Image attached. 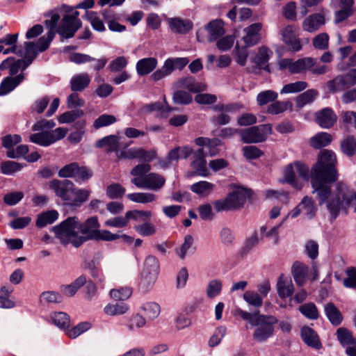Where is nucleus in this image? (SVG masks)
I'll list each match as a JSON object with an SVG mask.
<instances>
[{
  "mask_svg": "<svg viewBox=\"0 0 356 356\" xmlns=\"http://www.w3.org/2000/svg\"><path fill=\"white\" fill-rule=\"evenodd\" d=\"M335 154L328 149L321 151L317 163L312 172L313 193L320 205L326 203L327 208L334 218L341 210L353 208L356 211V191L350 192L346 185L338 184L336 191L331 192V184L337 181Z\"/></svg>",
  "mask_w": 356,
  "mask_h": 356,
  "instance_id": "nucleus-1",
  "label": "nucleus"
},
{
  "mask_svg": "<svg viewBox=\"0 0 356 356\" xmlns=\"http://www.w3.org/2000/svg\"><path fill=\"white\" fill-rule=\"evenodd\" d=\"M81 221L76 216L68 217L52 228L57 238L63 245L71 243L74 247H80L87 238L81 234Z\"/></svg>",
  "mask_w": 356,
  "mask_h": 356,
  "instance_id": "nucleus-2",
  "label": "nucleus"
},
{
  "mask_svg": "<svg viewBox=\"0 0 356 356\" xmlns=\"http://www.w3.org/2000/svg\"><path fill=\"white\" fill-rule=\"evenodd\" d=\"M54 10H59V15H63V19L58 27V33L65 39L72 38L76 31L81 26V22L78 18L79 13L74 8L65 4Z\"/></svg>",
  "mask_w": 356,
  "mask_h": 356,
  "instance_id": "nucleus-3",
  "label": "nucleus"
},
{
  "mask_svg": "<svg viewBox=\"0 0 356 356\" xmlns=\"http://www.w3.org/2000/svg\"><path fill=\"white\" fill-rule=\"evenodd\" d=\"M250 196V191L242 187L236 188L225 200H216L213 207L217 212L236 210L241 208Z\"/></svg>",
  "mask_w": 356,
  "mask_h": 356,
  "instance_id": "nucleus-4",
  "label": "nucleus"
},
{
  "mask_svg": "<svg viewBox=\"0 0 356 356\" xmlns=\"http://www.w3.org/2000/svg\"><path fill=\"white\" fill-rule=\"evenodd\" d=\"M144 163L131 170V174L134 176L131 183L140 188L156 189V174L146 175L150 170V165L147 163V162Z\"/></svg>",
  "mask_w": 356,
  "mask_h": 356,
  "instance_id": "nucleus-5",
  "label": "nucleus"
},
{
  "mask_svg": "<svg viewBox=\"0 0 356 356\" xmlns=\"http://www.w3.org/2000/svg\"><path fill=\"white\" fill-rule=\"evenodd\" d=\"M316 163L317 162L313 165L310 171L306 165L300 162H296L294 165H288L284 172L285 181L296 189H301L302 185L297 182L296 174H298L304 180L308 181L310 179L312 181V169Z\"/></svg>",
  "mask_w": 356,
  "mask_h": 356,
  "instance_id": "nucleus-6",
  "label": "nucleus"
},
{
  "mask_svg": "<svg viewBox=\"0 0 356 356\" xmlns=\"http://www.w3.org/2000/svg\"><path fill=\"white\" fill-rule=\"evenodd\" d=\"M58 175L61 178H74L81 184L92 177V172L86 166H79L77 163L72 162L60 169Z\"/></svg>",
  "mask_w": 356,
  "mask_h": 356,
  "instance_id": "nucleus-7",
  "label": "nucleus"
},
{
  "mask_svg": "<svg viewBox=\"0 0 356 356\" xmlns=\"http://www.w3.org/2000/svg\"><path fill=\"white\" fill-rule=\"evenodd\" d=\"M277 318L271 315L257 316L255 325L257 328L253 333V338L259 342H262L270 337L274 332L273 325L277 323Z\"/></svg>",
  "mask_w": 356,
  "mask_h": 356,
  "instance_id": "nucleus-8",
  "label": "nucleus"
},
{
  "mask_svg": "<svg viewBox=\"0 0 356 356\" xmlns=\"http://www.w3.org/2000/svg\"><path fill=\"white\" fill-rule=\"evenodd\" d=\"M271 131L269 124H261L241 130L239 134L245 143H258L264 141Z\"/></svg>",
  "mask_w": 356,
  "mask_h": 356,
  "instance_id": "nucleus-9",
  "label": "nucleus"
},
{
  "mask_svg": "<svg viewBox=\"0 0 356 356\" xmlns=\"http://www.w3.org/2000/svg\"><path fill=\"white\" fill-rule=\"evenodd\" d=\"M316 60L310 57L303 58L293 61L291 58H283L280 60L279 66L282 70L287 69L291 74H298L310 69Z\"/></svg>",
  "mask_w": 356,
  "mask_h": 356,
  "instance_id": "nucleus-10",
  "label": "nucleus"
},
{
  "mask_svg": "<svg viewBox=\"0 0 356 356\" xmlns=\"http://www.w3.org/2000/svg\"><path fill=\"white\" fill-rule=\"evenodd\" d=\"M49 188L65 204H68L71 201L72 192L74 191L72 181L68 179H53L49 183Z\"/></svg>",
  "mask_w": 356,
  "mask_h": 356,
  "instance_id": "nucleus-11",
  "label": "nucleus"
},
{
  "mask_svg": "<svg viewBox=\"0 0 356 356\" xmlns=\"http://www.w3.org/2000/svg\"><path fill=\"white\" fill-rule=\"evenodd\" d=\"M118 159H137L142 162H149L152 160L156 153L154 151H146L140 147H131L127 149L115 151Z\"/></svg>",
  "mask_w": 356,
  "mask_h": 356,
  "instance_id": "nucleus-12",
  "label": "nucleus"
},
{
  "mask_svg": "<svg viewBox=\"0 0 356 356\" xmlns=\"http://www.w3.org/2000/svg\"><path fill=\"white\" fill-rule=\"evenodd\" d=\"M316 211L317 207L313 199L305 196L298 206L289 213L288 216L296 218L302 213L307 219H312L316 216Z\"/></svg>",
  "mask_w": 356,
  "mask_h": 356,
  "instance_id": "nucleus-13",
  "label": "nucleus"
},
{
  "mask_svg": "<svg viewBox=\"0 0 356 356\" xmlns=\"http://www.w3.org/2000/svg\"><path fill=\"white\" fill-rule=\"evenodd\" d=\"M189 62L187 58H168L161 69L157 70V79L171 74L175 69L182 70Z\"/></svg>",
  "mask_w": 356,
  "mask_h": 356,
  "instance_id": "nucleus-14",
  "label": "nucleus"
},
{
  "mask_svg": "<svg viewBox=\"0 0 356 356\" xmlns=\"http://www.w3.org/2000/svg\"><path fill=\"white\" fill-rule=\"evenodd\" d=\"M175 90L186 89L191 92H200L206 90L204 83H198L193 76L179 78L173 85Z\"/></svg>",
  "mask_w": 356,
  "mask_h": 356,
  "instance_id": "nucleus-15",
  "label": "nucleus"
},
{
  "mask_svg": "<svg viewBox=\"0 0 356 356\" xmlns=\"http://www.w3.org/2000/svg\"><path fill=\"white\" fill-rule=\"evenodd\" d=\"M26 62L24 59L16 60L14 57H8L0 65V70L8 69L9 70V76L14 77V76L18 75L17 73L21 71L20 74H23V72L29 67L26 65Z\"/></svg>",
  "mask_w": 356,
  "mask_h": 356,
  "instance_id": "nucleus-16",
  "label": "nucleus"
},
{
  "mask_svg": "<svg viewBox=\"0 0 356 356\" xmlns=\"http://www.w3.org/2000/svg\"><path fill=\"white\" fill-rule=\"evenodd\" d=\"M316 122L322 128L329 129L337 122V116L330 108H325L316 113Z\"/></svg>",
  "mask_w": 356,
  "mask_h": 356,
  "instance_id": "nucleus-17",
  "label": "nucleus"
},
{
  "mask_svg": "<svg viewBox=\"0 0 356 356\" xmlns=\"http://www.w3.org/2000/svg\"><path fill=\"white\" fill-rule=\"evenodd\" d=\"M44 16L49 17V19L45 21L46 26L49 29L47 33L45 39L51 42L55 37L56 33H58V22L60 19L59 10H51L44 14Z\"/></svg>",
  "mask_w": 356,
  "mask_h": 356,
  "instance_id": "nucleus-18",
  "label": "nucleus"
},
{
  "mask_svg": "<svg viewBox=\"0 0 356 356\" xmlns=\"http://www.w3.org/2000/svg\"><path fill=\"white\" fill-rule=\"evenodd\" d=\"M283 41L290 47L293 51H298L301 49L302 45L300 39L295 33L293 26L289 25L282 30L281 32Z\"/></svg>",
  "mask_w": 356,
  "mask_h": 356,
  "instance_id": "nucleus-19",
  "label": "nucleus"
},
{
  "mask_svg": "<svg viewBox=\"0 0 356 356\" xmlns=\"http://www.w3.org/2000/svg\"><path fill=\"white\" fill-rule=\"evenodd\" d=\"M168 22L172 31L179 34H186L193 27L192 21L188 19L172 17L169 18Z\"/></svg>",
  "mask_w": 356,
  "mask_h": 356,
  "instance_id": "nucleus-20",
  "label": "nucleus"
},
{
  "mask_svg": "<svg viewBox=\"0 0 356 356\" xmlns=\"http://www.w3.org/2000/svg\"><path fill=\"white\" fill-rule=\"evenodd\" d=\"M205 154L202 148L198 149L194 153V161L191 163V167L195 170L197 175L207 177L209 175L207 168V161Z\"/></svg>",
  "mask_w": 356,
  "mask_h": 356,
  "instance_id": "nucleus-21",
  "label": "nucleus"
},
{
  "mask_svg": "<svg viewBox=\"0 0 356 356\" xmlns=\"http://www.w3.org/2000/svg\"><path fill=\"white\" fill-rule=\"evenodd\" d=\"M156 271V257L154 256L147 257L144 263V268L141 273V280L140 286L145 288L146 285L152 283L150 275Z\"/></svg>",
  "mask_w": 356,
  "mask_h": 356,
  "instance_id": "nucleus-22",
  "label": "nucleus"
},
{
  "mask_svg": "<svg viewBox=\"0 0 356 356\" xmlns=\"http://www.w3.org/2000/svg\"><path fill=\"white\" fill-rule=\"evenodd\" d=\"M261 27V23H254L244 29L245 35L243 36V40L247 47L254 46L259 42L261 39L259 32Z\"/></svg>",
  "mask_w": 356,
  "mask_h": 356,
  "instance_id": "nucleus-23",
  "label": "nucleus"
},
{
  "mask_svg": "<svg viewBox=\"0 0 356 356\" xmlns=\"http://www.w3.org/2000/svg\"><path fill=\"white\" fill-rule=\"evenodd\" d=\"M325 23V17L322 14L314 13L305 19L302 22V29L305 31L313 33L318 31Z\"/></svg>",
  "mask_w": 356,
  "mask_h": 356,
  "instance_id": "nucleus-24",
  "label": "nucleus"
},
{
  "mask_svg": "<svg viewBox=\"0 0 356 356\" xmlns=\"http://www.w3.org/2000/svg\"><path fill=\"white\" fill-rule=\"evenodd\" d=\"M24 79V75L22 74H19L14 77L6 76L0 83V95H5L13 91Z\"/></svg>",
  "mask_w": 356,
  "mask_h": 356,
  "instance_id": "nucleus-25",
  "label": "nucleus"
},
{
  "mask_svg": "<svg viewBox=\"0 0 356 356\" xmlns=\"http://www.w3.org/2000/svg\"><path fill=\"white\" fill-rule=\"evenodd\" d=\"M99 226L97 217H90L83 223L81 222V234L85 236L87 241L93 239V235L99 230Z\"/></svg>",
  "mask_w": 356,
  "mask_h": 356,
  "instance_id": "nucleus-26",
  "label": "nucleus"
},
{
  "mask_svg": "<svg viewBox=\"0 0 356 356\" xmlns=\"http://www.w3.org/2000/svg\"><path fill=\"white\" fill-rule=\"evenodd\" d=\"M19 56H23L26 62V65L29 66L39 53L35 43L33 42H25L24 43V49H19Z\"/></svg>",
  "mask_w": 356,
  "mask_h": 356,
  "instance_id": "nucleus-27",
  "label": "nucleus"
},
{
  "mask_svg": "<svg viewBox=\"0 0 356 356\" xmlns=\"http://www.w3.org/2000/svg\"><path fill=\"white\" fill-rule=\"evenodd\" d=\"M309 268L303 263L296 261L292 266V275L296 283L302 286L305 284L308 275Z\"/></svg>",
  "mask_w": 356,
  "mask_h": 356,
  "instance_id": "nucleus-28",
  "label": "nucleus"
},
{
  "mask_svg": "<svg viewBox=\"0 0 356 356\" xmlns=\"http://www.w3.org/2000/svg\"><path fill=\"white\" fill-rule=\"evenodd\" d=\"M301 337L309 346L318 349L321 347L319 338L316 332L309 327H303L301 330Z\"/></svg>",
  "mask_w": 356,
  "mask_h": 356,
  "instance_id": "nucleus-29",
  "label": "nucleus"
},
{
  "mask_svg": "<svg viewBox=\"0 0 356 356\" xmlns=\"http://www.w3.org/2000/svg\"><path fill=\"white\" fill-rule=\"evenodd\" d=\"M222 21L218 19L213 20L207 24L206 29L209 33L208 40L210 42L216 40L225 33Z\"/></svg>",
  "mask_w": 356,
  "mask_h": 356,
  "instance_id": "nucleus-30",
  "label": "nucleus"
},
{
  "mask_svg": "<svg viewBox=\"0 0 356 356\" xmlns=\"http://www.w3.org/2000/svg\"><path fill=\"white\" fill-rule=\"evenodd\" d=\"M90 77L86 73H81L74 76L70 80L71 89L74 92L83 90L89 85Z\"/></svg>",
  "mask_w": 356,
  "mask_h": 356,
  "instance_id": "nucleus-31",
  "label": "nucleus"
},
{
  "mask_svg": "<svg viewBox=\"0 0 356 356\" xmlns=\"http://www.w3.org/2000/svg\"><path fill=\"white\" fill-rule=\"evenodd\" d=\"M58 212L56 210H49L38 214L35 225L42 228L47 225L54 223L58 218Z\"/></svg>",
  "mask_w": 356,
  "mask_h": 356,
  "instance_id": "nucleus-32",
  "label": "nucleus"
},
{
  "mask_svg": "<svg viewBox=\"0 0 356 356\" xmlns=\"http://www.w3.org/2000/svg\"><path fill=\"white\" fill-rule=\"evenodd\" d=\"M277 293L280 298L291 296L293 293V286L290 279L281 275L277 282Z\"/></svg>",
  "mask_w": 356,
  "mask_h": 356,
  "instance_id": "nucleus-33",
  "label": "nucleus"
},
{
  "mask_svg": "<svg viewBox=\"0 0 356 356\" xmlns=\"http://www.w3.org/2000/svg\"><path fill=\"white\" fill-rule=\"evenodd\" d=\"M214 189L215 185L207 181H200L191 186V190L202 197H207Z\"/></svg>",
  "mask_w": 356,
  "mask_h": 356,
  "instance_id": "nucleus-34",
  "label": "nucleus"
},
{
  "mask_svg": "<svg viewBox=\"0 0 356 356\" xmlns=\"http://www.w3.org/2000/svg\"><path fill=\"white\" fill-rule=\"evenodd\" d=\"M156 67V58H147L139 60L136 63V71L140 76L149 74Z\"/></svg>",
  "mask_w": 356,
  "mask_h": 356,
  "instance_id": "nucleus-35",
  "label": "nucleus"
},
{
  "mask_svg": "<svg viewBox=\"0 0 356 356\" xmlns=\"http://www.w3.org/2000/svg\"><path fill=\"white\" fill-rule=\"evenodd\" d=\"M96 147L98 148L107 147L108 152L117 151L119 147V137L116 135L105 136L97 141Z\"/></svg>",
  "mask_w": 356,
  "mask_h": 356,
  "instance_id": "nucleus-36",
  "label": "nucleus"
},
{
  "mask_svg": "<svg viewBox=\"0 0 356 356\" xmlns=\"http://www.w3.org/2000/svg\"><path fill=\"white\" fill-rule=\"evenodd\" d=\"M332 140V136L326 132H320L310 139V145L316 149H319L328 145Z\"/></svg>",
  "mask_w": 356,
  "mask_h": 356,
  "instance_id": "nucleus-37",
  "label": "nucleus"
},
{
  "mask_svg": "<svg viewBox=\"0 0 356 356\" xmlns=\"http://www.w3.org/2000/svg\"><path fill=\"white\" fill-rule=\"evenodd\" d=\"M318 95L316 90L309 89L301 93L296 98V106L302 108L306 104H311Z\"/></svg>",
  "mask_w": 356,
  "mask_h": 356,
  "instance_id": "nucleus-38",
  "label": "nucleus"
},
{
  "mask_svg": "<svg viewBox=\"0 0 356 356\" xmlns=\"http://www.w3.org/2000/svg\"><path fill=\"white\" fill-rule=\"evenodd\" d=\"M325 312L332 324L338 325L341 323L342 315L333 303L330 302L325 306Z\"/></svg>",
  "mask_w": 356,
  "mask_h": 356,
  "instance_id": "nucleus-39",
  "label": "nucleus"
},
{
  "mask_svg": "<svg viewBox=\"0 0 356 356\" xmlns=\"http://www.w3.org/2000/svg\"><path fill=\"white\" fill-rule=\"evenodd\" d=\"M91 191L85 188L76 189L74 187V191L72 194L74 195V198L71 197V201L67 204L80 207L83 202H85L89 197Z\"/></svg>",
  "mask_w": 356,
  "mask_h": 356,
  "instance_id": "nucleus-40",
  "label": "nucleus"
},
{
  "mask_svg": "<svg viewBox=\"0 0 356 356\" xmlns=\"http://www.w3.org/2000/svg\"><path fill=\"white\" fill-rule=\"evenodd\" d=\"M327 86L332 92L343 91L349 88L343 74L338 75L332 80L327 81Z\"/></svg>",
  "mask_w": 356,
  "mask_h": 356,
  "instance_id": "nucleus-41",
  "label": "nucleus"
},
{
  "mask_svg": "<svg viewBox=\"0 0 356 356\" xmlns=\"http://www.w3.org/2000/svg\"><path fill=\"white\" fill-rule=\"evenodd\" d=\"M337 339L342 346L353 345L356 347V339L348 330L340 327L337 331Z\"/></svg>",
  "mask_w": 356,
  "mask_h": 356,
  "instance_id": "nucleus-42",
  "label": "nucleus"
},
{
  "mask_svg": "<svg viewBox=\"0 0 356 356\" xmlns=\"http://www.w3.org/2000/svg\"><path fill=\"white\" fill-rule=\"evenodd\" d=\"M129 309V305L124 302L108 304L104 310L107 315L115 316L125 314Z\"/></svg>",
  "mask_w": 356,
  "mask_h": 356,
  "instance_id": "nucleus-43",
  "label": "nucleus"
},
{
  "mask_svg": "<svg viewBox=\"0 0 356 356\" xmlns=\"http://www.w3.org/2000/svg\"><path fill=\"white\" fill-rule=\"evenodd\" d=\"M29 141L42 147H49L51 145L48 131H40L39 133L31 134L29 136Z\"/></svg>",
  "mask_w": 356,
  "mask_h": 356,
  "instance_id": "nucleus-44",
  "label": "nucleus"
},
{
  "mask_svg": "<svg viewBox=\"0 0 356 356\" xmlns=\"http://www.w3.org/2000/svg\"><path fill=\"white\" fill-rule=\"evenodd\" d=\"M51 319L53 323L60 329L65 330L70 325V317L65 312H54L51 315Z\"/></svg>",
  "mask_w": 356,
  "mask_h": 356,
  "instance_id": "nucleus-45",
  "label": "nucleus"
},
{
  "mask_svg": "<svg viewBox=\"0 0 356 356\" xmlns=\"http://www.w3.org/2000/svg\"><path fill=\"white\" fill-rule=\"evenodd\" d=\"M243 297L248 304L256 308H259L263 305V298L257 291H247L243 293Z\"/></svg>",
  "mask_w": 356,
  "mask_h": 356,
  "instance_id": "nucleus-46",
  "label": "nucleus"
},
{
  "mask_svg": "<svg viewBox=\"0 0 356 356\" xmlns=\"http://www.w3.org/2000/svg\"><path fill=\"white\" fill-rule=\"evenodd\" d=\"M353 4H345L342 1L339 3L340 10L335 13V22L339 23L348 17L351 16L353 13Z\"/></svg>",
  "mask_w": 356,
  "mask_h": 356,
  "instance_id": "nucleus-47",
  "label": "nucleus"
},
{
  "mask_svg": "<svg viewBox=\"0 0 356 356\" xmlns=\"http://www.w3.org/2000/svg\"><path fill=\"white\" fill-rule=\"evenodd\" d=\"M307 83L303 81H298L294 83H290L284 86L280 90L281 94L296 93L303 91L307 88Z\"/></svg>",
  "mask_w": 356,
  "mask_h": 356,
  "instance_id": "nucleus-48",
  "label": "nucleus"
},
{
  "mask_svg": "<svg viewBox=\"0 0 356 356\" xmlns=\"http://www.w3.org/2000/svg\"><path fill=\"white\" fill-rule=\"evenodd\" d=\"M132 294V290L129 287H121L113 289L110 291L111 297L116 301L127 300Z\"/></svg>",
  "mask_w": 356,
  "mask_h": 356,
  "instance_id": "nucleus-49",
  "label": "nucleus"
},
{
  "mask_svg": "<svg viewBox=\"0 0 356 356\" xmlns=\"http://www.w3.org/2000/svg\"><path fill=\"white\" fill-rule=\"evenodd\" d=\"M193 244V238L191 235H186L184 237V243L175 249L177 255L181 259H184L187 252L191 248Z\"/></svg>",
  "mask_w": 356,
  "mask_h": 356,
  "instance_id": "nucleus-50",
  "label": "nucleus"
},
{
  "mask_svg": "<svg viewBox=\"0 0 356 356\" xmlns=\"http://www.w3.org/2000/svg\"><path fill=\"white\" fill-rule=\"evenodd\" d=\"M23 165L17 162L12 161H3L1 164V172L3 175H11L19 171Z\"/></svg>",
  "mask_w": 356,
  "mask_h": 356,
  "instance_id": "nucleus-51",
  "label": "nucleus"
},
{
  "mask_svg": "<svg viewBox=\"0 0 356 356\" xmlns=\"http://www.w3.org/2000/svg\"><path fill=\"white\" fill-rule=\"evenodd\" d=\"M222 288V282L220 280H212L209 281L206 293L207 296L210 298H213L221 293Z\"/></svg>",
  "mask_w": 356,
  "mask_h": 356,
  "instance_id": "nucleus-52",
  "label": "nucleus"
},
{
  "mask_svg": "<svg viewBox=\"0 0 356 356\" xmlns=\"http://www.w3.org/2000/svg\"><path fill=\"white\" fill-rule=\"evenodd\" d=\"M271 51L266 47H261L259 49L257 54L254 56L253 61L258 67H262L268 63Z\"/></svg>",
  "mask_w": 356,
  "mask_h": 356,
  "instance_id": "nucleus-53",
  "label": "nucleus"
},
{
  "mask_svg": "<svg viewBox=\"0 0 356 356\" xmlns=\"http://www.w3.org/2000/svg\"><path fill=\"white\" fill-rule=\"evenodd\" d=\"M299 311L307 318L316 320L318 318V312L314 303H306L300 306Z\"/></svg>",
  "mask_w": 356,
  "mask_h": 356,
  "instance_id": "nucleus-54",
  "label": "nucleus"
},
{
  "mask_svg": "<svg viewBox=\"0 0 356 356\" xmlns=\"http://www.w3.org/2000/svg\"><path fill=\"white\" fill-rule=\"evenodd\" d=\"M117 121L114 115L108 114H102L99 115L93 123V127L95 129L107 127L114 124Z\"/></svg>",
  "mask_w": 356,
  "mask_h": 356,
  "instance_id": "nucleus-55",
  "label": "nucleus"
},
{
  "mask_svg": "<svg viewBox=\"0 0 356 356\" xmlns=\"http://www.w3.org/2000/svg\"><path fill=\"white\" fill-rule=\"evenodd\" d=\"M83 114V112L79 109L67 111L58 117V122L60 124L71 123L82 116Z\"/></svg>",
  "mask_w": 356,
  "mask_h": 356,
  "instance_id": "nucleus-56",
  "label": "nucleus"
},
{
  "mask_svg": "<svg viewBox=\"0 0 356 356\" xmlns=\"http://www.w3.org/2000/svg\"><path fill=\"white\" fill-rule=\"evenodd\" d=\"M127 198L132 202L144 204L152 202L154 199V195L146 193H134L128 194Z\"/></svg>",
  "mask_w": 356,
  "mask_h": 356,
  "instance_id": "nucleus-57",
  "label": "nucleus"
},
{
  "mask_svg": "<svg viewBox=\"0 0 356 356\" xmlns=\"http://www.w3.org/2000/svg\"><path fill=\"white\" fill-rule=\"evenodd\" d=\"M292 106V104L289 102L277 101L271 104L268 108V112L270 114H279L286 111Z\"/></svg>",
  "mask_w": 356,
  "mask_h": 356,
  "instance_id": "nucleus-58",
  "label": "nucleus"
},
{
  "mask_svg": "<svg viewBox=\"0 0 356 356\" xmlns=\"http://www.w3.org/2000/svg\"><path fill=\"white\" fill-rule=\"evenodd\" d=\"M277 98V93L273 90H266L258 94L257 102L259 106H264L275 101Z\"/></svg>",
  "mask_w": 356,
  "mask_h": 356,
  "instance_id": "nucleus-59",
  "label": "nucleus"
},
{
  "mask_svg": "<svg viewBox=\"0 0 356 356\" xmlns=\"http://www.w3.org/2000/svg\"><path fill=\"white\" fill-rule=\"evenodd\" d=\"M329 35L326 33H321L313 39V45L316 49L325 50L328 48Z\"/></svg>",
  "mask_w": 356,
  "mask_h": 356,
  "instance_id": "nucleus-60",
  "label": "nucleus"
},
{
  "mask_svg": "<svg viewBox=\"0 0 356 356\" xmlns=\"http://www.w3.org/2000/svg\"><path fill=\"white\" fill-rule=\"evenodd\" d=\"M173 95V99L175 102L179 104H188L192 100V95L183 90H175Z\"/></svg>",
  "mask_w": 356,
  "mask_h": 356,
  "instance_id": "nucleus-61",
  "label": "nucleus"
},
{
  "mask_svg": "<svg viewBox=\"0 0 356 356\" xmlns=\"http://www.w3.org/2000/svg\"><path fill=\"white\" fill-rule=\"evenodd\" d=\"M91 325L88 322H81L74 327L67 330V335L72 339H75L84 332L88 330Z\"/></svg>",
  "mask_w": 356,
  "mask_h": 356,
  "instance_id": "nucleus-62",
  "label": "nucleus"
},
{
  "mask_svg": "<svg viewBox=\"0 0 356 356\" xmlns=\"http://www.w3.org/2000/svg\"><path fill=\"white\" fill-rule=\"evenodd\" d=\"M242 152L243 156L248 160L257 159L263 155V152L260 149L252 145L243 147Z\"/></svg>",
  "mask_w": 356,
  "mask_h": 356,
  "instance_id": "nucleus-63",
  "label": "nucleus"
},
{
  "mask_svg": "<svg viewBox=\"0 0 356 356\" xmlns=\"http://www.w3.org/2000/svg\"><path fill=\"white\" fill-rule=\"evenodd\" d=\"M125 193V188L119 184H113L106 188L107 195L111 199H117L122 197Z\"/></svg>",
  "mask_w": 356,
  "mask_h": 356,
  "instance_id": "nucleus-64",
  "label": "nucleus"
}]
</instances>
